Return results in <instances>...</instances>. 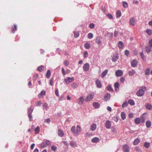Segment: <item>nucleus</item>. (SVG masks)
<instances>
[{
    "mask_svg": "<svg viewBox=\"0 0 152 152\" xmlns=\"http://www.w3.org/2000/svg\"><path fill=\"white\" fill-rule=\"evenodd\" d=\"M128 103L130 105H134L135 104L134 101L132 99H129L128 100Z\"/></svg>",
    "mask_w": 152,
    "mask_h": 152,
    "instance_id": "2f4dec72",
    "label": "nucleus"
},
{
    "mask_svg": "<svg viewBox=\"0 0 152 152\" xmlns=\"http://www.w3.org/2000/svg\"><path fill=\"white\" fill-rule=\"evenodd\" d=\"M45 69V67L43 66H41L38 67L37 68V70L39 72L42 71Z\"/></svg>",
    "mask_w": 152,
    "mask_h": 152,
    "instance_id": "412c9836",
    "label": "nucleus"
},
{
    "mask_svg": "<svg viewBox=\"0 0 152 152\" xmlns=\"http://www.w3.org/2000/svg\"><path fill=\"white\" fill-rule=\"evenodd\" d=\"M99 138L97 137H95L91 140V141L94 143H96L99 141Z\"/></svg>",
    "mask_w": 152,
    "mask_h": 152,
    "instance_id": "bb28decb",
    "label": "nucleus"
},
{
    "mask_svg": "<svg viewBox=\"0 0 152 152\" xmlns=\"http://www.w3.org/2000/svg\"><path fill=\"white\" fill-rule=\"evenodd\" d=\"M77 131L76 132H77L78 133H79V132H80L81 129L80 127L79 126H77Z\"/></svg>",
    "mask_w": 152,
    "mask_h": 152,
    "instance_id": "5fc2aeb1",
    "label": "nucleus"
},
{
    "mask_svg": "<svg viewBox=\"0 0 152 152\" xmlns=\"http://www.w3.org/2000/svg\"><path fill=\"white\" fill-rule=\"evenodd\" d=\"M67 78L68 79V81L69 82V83L73 82L74 80V79L73 77H67Z\"/></svg>",
    "mask_w": 152,
    "mask_h": 152,
    "instance_id": "49530a36",
    "label": "nucleus"
},
{
    "mask_svg": "<svg viewBox=\"0 0 152 152\" xmlns=\"http://www.w3.org/2000/svg\"><path fill=\"white\" fill-rule=\"evenodd\" d=\"M33 111V107L32 106H31V108L28 110V114H31Z\"/></svg>",
    "mask_w": 152,
    "mask_h": 152,
    "instance_id": "de8ad7c7",
    "label": "nucleus"
},
{
    "mask_svg": "<svg viewBox=\"0 0 152 152\" xmlns=\"http://www.w3.org/2000/svg\"><path fill=\"white\" fill-rule=\"evenodd\" d=\"M51 145V143L50 141L44 139L43 142L41 143L40 147L43 148L46 147L47 146H50Z\"/></svg>",
    "mask_w": 152,
    "mask_h": 152,
    "instance_id": "f257e3e1",
    "label": "nucleus"
},
{
    "mask_svg": "<svg viewBox=\"0 0 152 152\" xmlns=\"http://www.w3.org/2000/svg\"><path fill=\"white\" fill-rule=\"evenodd\" d=\"M105 126L107 129H110L111 126V121L109 120L106 121L105 122Z\"/></svg>",
    "mask_w": 152,
    "mask_h": 152,
    "instance_id": "20e7f679",
    "label": "nucleus"
},
{
    "mask_svg": "<svg viewBox=\"0 0 152 152\" xmlns=\"http://www.w3.org/2000/svg\"><path fill=\"white\" fill-rule=\"evenodd\" d=\"M123 72L122 70H118L115 72V75L117 77H120L123 75Z\"/></svg>",
    "mask_w": 152,
    "mask_h": 152,
    "instance_id": "0eeeda50",
    "label": "nucleus"
},
{
    "mask_svg": "<svg viewBox=\"0 0 152 152\" xmlns=\"http://www.w3.org/2000/svg\"><path fill=\"white\" fill-rule=\"evenodd\" d=\"M106 16L109 19H112L113 18V15L110 14L109 13L107 14Z\"/></svg>",
    "mask_w": 152,
    "mask_h": 152,
    "instance_id": "8fccbe9b",
    "label": "nucleus"
},
{
    "mask_svg": "<svg viewBox=\"0 0 152 152\" xmlns=\"http://www.w3.org/2000/svg\"><path fill=\"white\" fill-rule=\"evenodd\" d=\"M95 25L93 23H91L89 25V27L90 28L92 29L94 28Z\"/></svg>",
    "mask_w": 152,
    "mask_h": 152,
    "instance_id": "13d9d810",
    "label": "nucleus"
},
{
    "mask_svg": "<svg viewBox=\"0 0 152 152\" xmlns=\"http://www.w3.org/2000/svg\"><path fill=\"white\" fill-rule=\"evenodd\" d=\"M150 69H149L148 68L145 71V74L146 75H149L150 73Z\"/></svg>",
    "mask_w": 152,
    "mask_h": 152,
    "instance_id": "603ef678",
    "label": "nucleus"
},
{
    "mask_svg": "<svg viewBox=\"0 0 152 152\" xmlns=\"http://www.w3.org/2000/svg\"><path fill=\"white\" fill-rule=\"evenodd\" d=\"M121 12L120 10H118L116 12V16L117 18H120L121 16Z\"/></svg>",
    "mask_w": 152,
    "mask_h": 152,
    "instance_id": "4be33fe9",
    "label": "nucleus"
},
{
    "mask_svg": "<svg viewBox=\"0 0 152 152\" xmlns=\"http://www.w3.org/2000/svg\"><path fill=\"white\" fill-rule=\"evenodd\" d=\"M74 37L75 38H77L79 36V33L78 32L74 31Z\"/></svg>",
    "mask_w": 152,
    "mask_h": 152,
    "instance_id": "c03bdc74",
    "label": "nucleus"
},
{
    "mask_svg": "<svg viewBox=\"0 0 152 152\" xmlns=\"http://www.w3.org/2000/svg\"><path fill=\"white\" fill-rule=\"evenodd\" d=\"M122 5L123 7L124 8H127L128 7V4L127 2L126 1H123L122 2Z\"/></svg>",
    "mask_w": 152,
    "mask_h": 152,
    "instance_id": "c85d7f7f",
    "label": "nucleus"
},
{
    "mask_svg": "<svg viewBox=\"0 0 152 152\" xmlns=\"http://www.w3.org/2000/svg\"><path fill=\"white\" fill-rule=\"evenodd\" d=\"M71 85L74 88H77L78 86V84L76 83H73Z\"/></svg>",
    "mask_w": 152,
    "mask_h": 152,
    "instance_id": "7c9ffc66",
    "label": "nucleus"
},
{
    "mask_svg": "<svg viewBox=\"0 0 152 152\" xmlns=\"http://www.w3.org/2000/svg\"><path fill=\"white\" fill-rule=\"evenodd\" d=\"M119 87V84L118 82H116L114 84V87L115 88V90L117 92V88H118Z\"/></svg>",
    "mask_w": 152,
    "mask_h": 152,
    "instance_id": "4c0bfd02",
    "label": "nucleus"
},
{
    "mask_svg": "<svg viewBox=\"0 0 152 152\" xmlns=\"http://www.w3.org/2000/svg\"><path fill=\"white\" fill-rule=\"evenodd\" d=\"M128 104V103L126 102H125L123 103L122 104V107L124 108L125 107L127 106Z\"/></svg>",
    "mask_w": 152,
    "mask_h": 152,
    "instance_id": "864d4df0",
    "label": "nucleus"
},
{
    "mask_svg": "<svg viewBox=\"0 0 152 152\" xmlns=\"http://www.w3.org/2000/svg\"><path fill=\"white\" fill-rule=\"evenodd\" d=\"M84 47L86 49H89L90 48V45L88 43H86L84 45Z\"/></svg>",
    "mask_w": 152,
    "mask_h": 152,
    "instance_id": "ea45409f",
    "label": "nucleus"
},
{
    "mask_svg": "<svg viewBox=\"0 0 152 152\" xmlns=\"http://www.w3.org/2000/svg\"><path fill=\"white\" fill-rule=\"evenodd\" d=\"M93 97L94 96L93 95L91 94H89V95L87 96L84 99V101L86 102L89 101L93 99Z\"/></svg>",
    "mask_w": 152,
    "mask_h": 152,
    "instance_id": "39448f33",
    "label": "nucleus"
},
{
    "mask_svg": "<svg viewBox=\"0 0 152 152\" xmlns=\"http://www.w3.org/2000/svg\"><path fill=\"white\" fill-rule=\"evenodd\" d=\"M51 149L54 152H55L56 151L57 147L55 145H52L51 147Z\"/></svg>",
    "mask_w": 152,
    "mask_h": 152,
    "instance_id": "3c124183",
    "label": "nucleus"
},
{
    "mask_svg": "<svg viewBox=\"0 0 152 152\" xmlns=\"http://www.w3.org/2000/svg\"><path fill=\"white\" fill-rule=\"evenodd\" d=\"M65 99V98L64 95H62L61 96V97L59 99V101H61Z\"/></svg>",
    "mask_w": 152,
    "mask_h": 152,
    "instance_id": "0e129e2a",
    "label": "nucleus"
},
{
    "mask_svg": "<svg viewBox=\"0 0 152 152\" xmlns=\"http://www.w3.org/2000/svg\"><path fill=\"white\" fill-rule=\"evenodd\" d=\"M145 107L146 109L150 110L152 109V105L149 103H146L145 104Z\"/></svg>",
    "mask_w": 152,
    "mask_h": 152,
    "instance_id": "a211bd4d",
    "label": "nucleus"
},
{
    "mask_svg": "<svg viewBox=\"0 0 152 152\" xmlns=\"http://www.w3.org/2000/svg\"><path fill=\"white\" fill-rule=\"evenodd\" d=\"M133 114L132 113H130L129 114V118H132L133 117Z\"/></svg>",
    "mask_w": 152,
    "mask_h": 152,
    "instance_id": "338daca9",
    "label": "nucleus"
},
{
    "mask_svg": "<svg viewBox=\"0 0 152 152\" xmlns=\"http://www.w3.org/2000/svg\"><path fill=\"white\" fill-rule=\"evenodd\" d=\"M123 150L124 152H129V147L128 145L126 144L123 147Z\"/></svg>",
    "mask_w": 152,
    "mask_h": 152,
    "instance_id": "1a4fd4ad",
    "label": "nucleus"
},
{
    "mask_svg": "<svg viewBox=\"0 0 152 152\" xmlns=\"http://www.w3.org/2000/svg\"><path fill=\"white\" fill-rule=\"evenodd\" d=\"M151 47L146 46L145 47V50L146 52L149 53L151 51Z\"/></svg>",
    "mask_w": 152,
    "mask_h": 152,
    "instance_id": "cd10ccee",
    "label": "nucleus"
},
{
    "mask_svg": "<svg viewBox=\"0 0 152 152\" xmlns=\"http://www.w3.org/2000/svg\"><path fill=\"white\" fill-rule=\"evenodd\" d=\"M64 82L67 85H68L69 83V82L68 81V79L67 78V77L66 79H64Z\"/></svg>",
    "mask_w": 152,
    "mask_h": 152,
    "instance_id": "052dcab7",
    "label": "nucleus"
},
{
    "mask_svg": "<svg viewBox=\"0 0 152 152\" xmlns=\"http://www.w3.org/2000/svg\"><path fill=\"white\" fill-rule=\"evenodd\" d=\"M124 43L122 41H119L118 43V46L120 49H122L124 46Z\"/></svg>",
    "mask_w": 152,
    "mask_h": 152,
    "instance_id": "aec40b11",
    "label": "nucleus"
},
{
    "mask_svg": "<svg viewBox=\"0 0 152 152\" xmlns=\"http://www.w3.org/2000/svg\"><path fill=\"white\" fill-rule=\"evenodd\" d=\"M135 24V19L134 18H131L129 21V24L130 26H134Z\"/></svg>",
    "mask_w": 152,
    "mask_h": 152,
    "instance_id": "423d86ee",
    "label": "nucleus"
},
{
    "mask_svg": "<svg viewBox=\"0 0 152 152\" xmlns=\"http://www.w3.org/2000/svg\"><path fill=\"white\" fill-rule=\"evenodd\" d=\"M149 46L152 47V39L149 40Z\"/></svg>",
    "mask_w": 152,
    "mask_h": 152,
    "instance_id": "774afa93",
    "label": "nucleus"
},
{
    "mask_svg": "<svg viewBox=\"0 0 152 152\" xmlns=\"http://www.w3.org/2000/svg\"><path fill=\"white\" fill-rule=\"evenodd\" d=\"M150 145V143L147 142H145L144 144V146L146 148H148L149 147Z\"/></svg>",
    "mask_w": 152,
    "mask_h": 152,
    "instance_id": "09e8293b",
    "label": "nucleus"
},
{
    "mask_svg": "<svg viewBox=\"0 0 152 152\" xmlns=\"http://www.w3.org/2000/svg\"><path fill=\"white\" fill-rule=\"evenodd\" d=\"M96 125L95 124H93L91 127V129L92 131H94L96 128Z\"/></svg>",
    "mask_w": 152,
    "mask_h": 152,
    "instance_id": "393cba45",
    "label": "nucleus"
},
{
    "mask_svg": "<svg viewBox=\"0 0 152 152\" xmlns=\"http://www.w3.org/2000/svg\"><path fill=\"white\" fill-rule=\"evenodd\" d=\"M64 133L63 131L61 129L59 130L58 131V135L59 136L62 137L64 136Z\"/></svg>",
    "mask_w": 152,
    "mask_h": 152,
    "instance_id": "b1692460",
    "label": "nucleus"
},
{
    "mask_svg": "<svg viewBox=\"0 0 152 152\" xmlns=\"http://www.w3.org/2000/svg\"><path fill=\"white\" fill-rule=\"evenodd\" d=\"M43 107L45 108H47L48 107V104L46 103H45L43 105Z\"/></svg>",
    "mask_w": 152,
    "mask_h": 152,
    "instance_id": "e2e57ef3",
    "label": "nucleus"
},
{
    "mask_svg": "<svg viewBox=\"0 0 152 152\" xmlns=\"http://www.w3.org/2000/svg\"><path fill=\"white\" fill-rule=\"evenodd\" d=\"M94 107L95 109H97L100 106V104L97 102H94L93 104Z\"/></svg>",
    "mask_w": 152,
    "mask_h": 152,
    "instance_id": "ddd939ff",
    "label": "nucleus"
},
{
    "mask_svg": "<svg viewBox=\"0 0 152 152\" xmlns=\"http://www.w3.org/2000/svg\"><path fill=\"white\" fill-rule=\"evenodd\" d=\"M140 55L143 60H145V56L143 53L142 52H141L140 53Z\"/></svg>",
    "mask_w": 152,
    "mask_h": 152,
    "instance_id": "6e6d98bb",
    "label": "nucleus"
},
{
    "mask_svg": "<svg viewBox=\"0 0 152 152\" xmlns=\"http://www.w3.org/2000/svg\"><path fill=\"white\" fill-rule=\"evenodd\" d=\"M135 73V71L133 69L129 71V75L131 76L134 75Z\"/></svg>",
    "mask_w": 152,
    "mask_h": 152,
    "instance_id": "5701e85b",
    "label": "nucleus"
},
{
    "mask_svg": "<svg viewBox=\"0 0 152 152\" xmlns=\"http://www.w3.org/2000/svg\"><path fill=\"white\" fill-rule=\"evenodd\" d=\"M121 117L123 120L126 118V114L124 112H122L121 113Z\"/></svg>",
    "mask_w": 152,
    "mask_h": 152,
    "instance_id": "c756f323",
    "label": "nucleus"
},
{
    "mask_svg": "<svg viewBox=\"0 0 152 152\" xmlns=\"http://www.w3.org/2000/svg\"><path fill=\"white\" fill-rule=\"evenodd\" d=\"M113 120L116 122H117L118 120V118L117 117L114 116L113 118Z\"/></svg>",
    "mask_w": 152,
    "mask_h": 152,
    "instance_id": "bf43d9fd",
    "label": "nucleus"
},
{
    "mask_svg": "<svg viewBox=\"0 0 152 152\" xmlns=\"http://www.w3.org/2000/svg\"><path fill=\"white\" fill-rule=\"evenodd\" d=\"M111 130L114 134H116L117 133L115 127L114 126H112L111 128Z\"/></svg>",
    "mask_w": 152,
    "mask_h": 152,
    "instance_id": "58836bf2",
    "label": "nucleus"
},
{
    "mask_svg": "<svg viewBox=\"0 0 152 152\" xmlns=\"http://www.w3.org/2000/svg\"><path fill=\"white\" fill-rule=\"evenodd\" d=\"M118 58V55H114L112 58V61L113 62H115L117 61Z\"/></svg>",
    "mask_w": 152,
    "mask_h": 152,
    "instance_id": "a878e982",
    "label": "nucleus"
},
{
    "mask_svg": "<svg viewBox=\"0 0 152 152\" xmlns=\"http://www.w3.org/2000/svg\"><path fill=\"white\" fill-rule=\"evenodd\" d=\"M145 92L142 89H140L138 90L137 92V95L139 96H143Z\"/></svg>",
    "mask_w": 152,
    "mask_h": 152,
    "instance_id": "f03ea898",
    "label": "nucleus"
},
{
    "mask_svg": "<svg viewBox=\"0 0 152 152\" xmlns=\"http://www.w3.org/2000/svg\"><path fill=\"white\" fill-rule=\"evenodd\" d=\"M75 126H73L71 129V131L72 132L73 134L75 136H77L78 135L79 133H78L77 132H76L75 131Z\"/></svg>",
    "mask_w": 152,
    "mask_h": 152,
    "instance_id": "6e6552de",
    "label": "nucleus"
},
{
    "mask_svg": "<svg viewBox=\"0 0 152 152\" xmlns=\"http://www.w3.org/2000/svg\"><path fill=\"white\" fill-rule=\"evenodd\" d=\"M45 94V91L44 90H42L41 92L39 94L38 96L39 98L43 97Z\"/></svg>",
    "mask_w": 152,
    "mask_h": 152,
    "instance_id": "2eb2a0df",
    "label": "nucleus"
},
{
    "mask_svg": "<svg viewBox=\"0 0 152 152\" xmlns=\"http://www.w3.org/2000/svg\"><path fill=\"white\" fill-rule=\"evenodd\" d=\"M146 32L149 35H151L152 34V30L150 29H147Z\"/></svg>",
    "mask_w": 152,
    "mask_h": 152,
    "instance_id": "79ce46f5",
    "label": "nucleus"
},
{
    "mask_svg": "<svg viewBox=\"0 0 152 152\" xmlns=\"http://www.w3.org/2000/svg\"><path fill=\"white\" fill-rule=\"evenodd\" d=\"M38 75L37 74H35L33 77V79L34 80H36L38 77Z\"/></svg>",
    "mask_w": 152,
    "mask_h": 152,
    "instance_id": "4d7b16f0",
    "label": "nucleus"
},
{
    "mask_svg": "<svg viewBox=\"0 0 152 152\" xmlns=\"http://www.w3.org/2000/svg\"><path fill=\"white\" fill-rule=\"evenodd\" d=\"M51 75V72L50 70H48L46 74V77L48 79L50 78Z\"/></svg>",
    "mask_w": 152,
    "mask_h": 152,
    "instance_id": "72a5a7b5",
    "label": "nucleus"
},
{
    "mask_svg": "<svg viewBox=\"0 0 152 152\" xmlns=\"http://www.w3.org/2000/svg\"><path fill=\"white\" fill-rule=\"evenodd\" d=\"M108 70L106 69L102 73L101 75V77L102 78H104L107 75L108 72Z\"/></svg>",
    "mask_w": 152,
    "mask_h": 152,
    "instance_id": "f3484780",
    "label": "nucleus"
},
{
    "mask_svg": "<svg viewBox=\"0 0 152 152\" xmlns=\"http://www.w3.org/2000/svg\"><path fill=\"white\" fill-rule=\"evenodd\" d=\"M96 85L97 87L100 88H101L102 86V84L101 81L97 79L96 81Z\"/></svg>",
    "mask_w": 152,
    "mask_h": 152,
    "instance_id": "9d476101",
    "label": "nucleus"
},
{
    "mask_svg": "<svg viewBox=\"0 0 152 152\" xmlns=\"http://www.w3.org/2000/svg\"><path fill=\"white\" fill-rule=\"evenodd\" d=\"M146 125L147 128H149L151 125V122L149 120L146 123Z\"/></svg>",
    "mask_w": 152,
    "mask_h": 152,
    "instance_id": "f704fd0d",
    "label": "nucleus"
},
{
    "mask_svg": "<svg viewBox=\"0 0 152 152\" xmlns=\"http://www.w3.org/2000/svg\"><path fill=\"white\" fill-rule=\"evenodd\" d=\"M140 142V140L138 138H136L134 141L133 144L135 145H137Z\"/></svg>",
    "mask_w": 152,
    "mask_h": 152,
    "instance_id": "e433bc0d",
    "label": "nucleus"
},
{
    "mask_svg": "<svg viewBox=\"0 0 152 152\" xmlns=\"http://www.w3.org/2000/svg\"><path fill=\"white\" fill-rule=\"evenodd\" d=\"M110 96L109 94L107 93L105 95L104 99L106 101H107L108 100H109L110 98Z\"/></svg>",
    "mask_w": 152,
    "mask_h": 152,
    "instance_id": "6ab92c4d",
    "label": "nucleus"
},
{
    "mask_svg": "<svg viewBox=\"0 0 152 152\" xmlns=\"http://www.w3.org/2000/svg\"><path fill=\"white\" fill-rule=\"evenodd\" d=\"M134 122L137 124H138L140 122V119L139 118H136L134 120Z\"/></svg>",
    "mask_w": 152,
    "mask_h": 152,
    "instance_id": "473e14b6",
    "label": "nucleus"
},
{
    "mask_svg": "<svg viewBox=\"0 0 152 152\" xmlns=\"http://www.w3.org/2000/svg\"><path fill=\"white\" fill-rule=\"evenodd\" d=\"M55 94L57 96H59L58 94V89L56 90L55 91Z\"/></svg>",
    "mask_w": 152,
    "mask_h": 152,
    "instance_id": "69168bd1",
    "label": "nucleus"
},
{
    "mask_svg": "<svg viewBox=\"0 0 152 152\" xmlns=\"http://www.w3.org/2000/svg\"><path fill=\"white\" fill-rule=\"evenodd\" d=\"M17 29V26L15 24L14 25V28H12V32L14 33L15 31H16Z\"/></svg>",
    "mask_w": 152,
    "mask_h": 152,
    "instance_id": "a19ab883",
    "label": "nucleus"
},
{
    "mask_svg": "<svg viewBox=\"0 0 152 152\" xmlns=\"http://www.w3.org/2000/svg\"><path fill=\"white\" fill-rule=\"evenodd\" d=\"M107 36L110 37L113 36V34L112 33H111L107 32Z\"/></svg>",
    "mask_w": 152,
    "mask_h": 152,
    "instance_id": "680f3d73",
    "label": "nucleus"
},
{
    "mask_svg": "<svg viewBox=\"0 0 152 152\" xmlns=\"http://www.w3.org/2000/svg\"><path fill=\"white\" fill-rule=\"evenodd\" d=\"M101 37H98L96 39V42L99 45H100L101 43L102 42L101 41Z\"/></svg>",
    "mask_w": 152,
    "mask_h": 152,
    "instance_id": "4468645a",
    "label": "nucleus"
},
{
    "mask_svg": "<svg viewBox=\"0 0 152 152\" xmlns=\"http://www.w3.org/2000/svg\"><path fill=\"white\" fill-rule=\"evenodd\" d=\"M107 90L110 92H112L113 91V89L112 88L111 85H110L108 86L107 87Z\"/></svg>",
    "mask_w": 152,
    "mask_h": 152,
    "instance_id": "37998d69",
    "label": "nucleus"
},
{
    "mask_svg": "<svg viewBox=\"0 0 152 152\" xmlns=\"http://www.w3.org/2000/svg\"><path fill=\"white\" fill-rule=\"evenodd\" d=\"M70 145L73 147H77V142L74 141H71L70 142Z\"/></svg>",
    "mask_w": 152,
    "mask_h": 152,
    "instance_id": "dca6fc26",
    "label": "nucleus"
},
{
    "mask_svg": "<svg viewBox=\"0 0 152 152\" xmlns=\"http://www.w3.org/2000/svg\"><path fill=\"white\" fill-rule=\"evenodd\" d=\"M40 131V127L39 126H38L35 129V134H37L39 133V132Z\"/></svg>",
    "mask_w": 152,
    "mask_h": 152,
    "instance_id": "c9c22d12",
    "label": "nucleus"
},
{
    "mask_svg": "<svg viewBox=\"0 0 152 152\" xmlns=\"http://www.w3.org/2000/svg\"><path fill=\"white\" fill-rule=\"evenodd\" d=\"M93 35L92 33H90L88 34V38L89 39H91L93 37Z\"/></svg>",
    "mask_w": 152,
    "mask_h": 152,
    "instance_id": "a18cd8bd",
    "label": "nucleus"
},
{
    "mask_svg": "<svg viewBox=\"0 0 152 152\" xmlns=\"http://www.w3.org/2000/svg\"><path fill=\"white\" fill-rule=\"evenodd\" d=\"M89 64L88 63H86L83 66V69L85 71L87 72L89 70Z\"/></svg>",
    "mask_w": 152,
    "mask_h": 152,
    "instance_id": "7ed1b4c3",
    "label": "nucleus"
},
{
    "mask_svg": "<svg viewBox=\"0 0 152 152\" xmlns=\"http://www.w3.org/2000/svg\"><path fill=\"white\" fill-rule=\"evenodd\" d=\"M84 98L83 97L81 96L78 99V103L79 104H83V101H84Z\"/></svg>",
    "mask_w": 152,
    "mask_h": 152,
    "instance_id": "f8f14e48",
    "label": "nucleus"
},
{
    "mask_svg": "<svg viewBox=\"0 0 152 152\" xmlns=\"http://www.w3.org/2000/svg\"><path fill=\"white\" fill-rule=\"evenodd\" d=\"M137 61L135 59L133 60L131 62V66L133 67H136L137 65Z\"/></svg>",
    "mask_w": 152,
    "mask_h": 152,
    "instance_id": "9b49d317",
    "label": "nucleus"
}]
</instances>
